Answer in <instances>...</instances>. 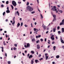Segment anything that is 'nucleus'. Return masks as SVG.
<instances>
[{"instance_id":"f257e3e1","label":"nucleus","mask_w":64,"mask_h":64,"mask_svg":"<svg viewBox=\"0 0 64 64\" xmlns=\"http://www.w3.org/2000/svg\"><path fill=\"white\" fill-rule=\"evenodd\" d=\"M12 4L14 6H16V2L14 1H13L12 2Z\"/></svg>"},{"instance_id":"f03ea898","label":"nucleus","mask_w":64,"mask_h":64,"mask_svg":"<svg viewBox=\"0 0 64 64\" xmlns=\"http://www.w3.org/2000/svg\"><path fill=\"white\" fill-rule=\"evenodd\" d=\"M31 8V6H28L26 7V10L29 11Z\"/></svg>"},{"instance_id":"7ed1b4c3","label":"nucleus","mask_w":64,"mask_h":64,"mask_svg":"<svg viewBox=\"0 0 64 64\" xmlns=\"http://www.w3.org/2000/svg\"><path fill=\"white\" fill-rule=\"evenodd\" d=\"M40 45L39 44H38L36 46V47L37 49H39L40 48Z\"/></svg>"},{"instance_id":"20e7f679","label":"nucleus","mask_w":64,"mask_h":64,"mask_svg":"<svg viewBox=\"0 0 64 64\" xmlns=\"http://www.w3.org/2000/svg\"><path fill=\"white\" fill-rule=\"evenodd\" d=\"M52 10H53L54 11H56L57 10V9L54 8H53L52 9Z\"/></svg>"},{"instance_id":"39448f33","label":"nucleus","mask_w":64,"mask_h":64,"mask_svg":"<svg viewBox=\"0 0 64 64\" xmlns=\"http://www.w3.org/2000/svg\"><path fill=\"white\" fill-rule=\"evenodd\" d=\"M33 10V8H30L29 10H28L30 12H32V11Z\"/></svg>"},{"instance_id":"423d86ee","label":"nucleus","mask_w":64,"mask_h":64,"mask_svg":"<svg viewBox=\"0 0 64 64\" xmlns=\"http://www.w3.org/2000/svg\"><path fill=\"white\" fill-rule=\"evenodd\" d=\"M34 60V59H33L32 60H31V64H33L34 63V61H33Z\"/></svg>"},{"instance_id":"0eeeda50","label":"nucleus","mask_w":64,"mask_h":64,"mask_svg":"<svg viewBox=\"0 0 64 64\" xmlns=\"http://www.w3.org/2000/svg\"><path fill=\"white\" fill-rule=\"evenodd\" d=\"M64 28H62V33H64Z\"/></svg>"},{"instance_id":"6e6552de","label":"nucleus","mask_w":64,"mask_h":64,"mask_svg":"<svg viewBox=\"0 0 64 64\" xmlns=\"http://www.w3.org/2000/svg\"><path fill=\"white\" fill-rule=\"evenodd\" d=\"M30 44L29 43H27V47H30Z\"/></svg>"},{"instance_id":"1a4fd4ad","label":"nucleus","mask_w":64,"mask_h":64,"mask_svg":"<svg viewBox=\"0 0 64 64\" xmlns=\"http://www.w3.org/2000/svg\"><path fill=\"white\" fill-rule=\"evenodd\" d=\"M20 25V23H19V22L17 24V27H19Z\"/></svg>"},{"instance_id":"9d476101","label":"nucleus","mask_w":64,"mask_h":64,"mask_svg":"<svg viewBox=\"0 0 64 64\" xmlns=\"http://www.w3.org/2000/svg\"><path fill=\"white\" fill-rule=\"evenodd\" d=\"M50 38L52 40H54V37L53 38V37L51 36Z\"/></svg>"},{"instance_id":"9b49d317","label":"nucleus","mask_w":64,"mask_h":64,"mask_svg":"<svg viewBox=\"0 0 64 64\" xmlns=\"http://www.w3.org/2000/svg\"><path fill=\"white\" fill-rule=\"evenodd\" d=\"M32 57H33V56H32V55H30V56L29 57V58H32Z\"/></svg>"},{"instance_id":"f8f14e48","label":"nucleus","mask_w":64,"mask_h":64,"mask_svg":"<svg viewBox=\"0 0 64 64\" xmlns=\"http://www.w3.org/2000/svg\"><path fill=\"white\" fill-rule=\"evenodd\" d=\"M10 10H7L6 11V12L7 13H10Z\"/></svg>"},{"instance_id":"ddd939ff","label":"nucleus","mask_w":64,"mask_h":64,"mask_svg":"<svg viewBox=\"0 0 64 64\" xmlns=\"http://www.w3.org/2000/svg\"><path fill=\"white\" fill-rule=\"evenodd\" d=\"M55 20H56V18H54L53 20L52 21V22H54Z\"/></svg>"},{"instance_id":"4468645a","label":"nucleus","mask_w":64,"mask_h":64,"mask_svg":"<svg viewBox=\"0 0 64 64\" xmlns=\"http://www.w3.org/2000/svg\"><path fill=\"white\" fill-rule=\"evenodd\" d=\"M60 57V56L59 55H57L56 56V58H59Z\"/></svg>"},{"instance_id":"2eb2a0df","label":"nucleus","mask_w":64,"mask_h":64,"mask_svg":"<svg viewBox=\"0 0 64 64\" xmlns=\"http://www.w3.org/2000/svg\"><path fill=\"white\" fill-rule=\"evenodd\" d=\"M32 42H34V41H35V38H33L32 39Z\"/></svg>"},{"instance_id":"dca6fc26","label":"nucleus","mask_w":64,"mask_h":64,"mask_svg":"<svg viewBox=\"0 0 64 64\" xmlns=\"http://www.w3.org/2000/svg\"><path fill=\"white\" fill-rule=\"evenodd\" d=\"M48 56H46V60H47L48 58Z\"/></svg>"},{"instance_id":"f3484780","label":"nucleus","mask_w":64,"mask_h":64,"mask_svg":"<svg viewBox=\"0 0 64 64\" xmlns=\"http://www.w3.org/2000/svg\"><path fill=\"white\" fill-rule=\"evenodd\" d=\"M38 60H35V62H36V63H37V62H38Z\"/></svg>"},{"instance_id":"a211bd4d","label":"nucleus","mask_w":64,"mask_h":64,"mask_svg":"<svg viewBox=\"0 0 64 64\" xmlns=\"http://www.w3.org/2000/svg\"><path fill=\"white\" fill-rule=\"evenodd\" d=\"M64 24V23H63V22H61L60 24V25H63Z\"/></svg>"},{"instance_id":"6ab92c4d","label":"nucleus","mask_w":64,"mask_h":64,"mask_svg":"<svg viewBox=\"0 0 64 64\" xmlns=\"http://www.w3.org/2000/svg\"><path fill=\"white\" fill-rule=\"evenodd\" d=\"M53 48L54 50H55V49H56V46H54Z\"/></svg>"},{"instance_id":"aec40b11","label":"nucleus","mask_w":64,"mask_h":64,"mask_svg":"<svg viewBox=\"0 0 64 64\" xmlns=\"http://www.w3.org/2000/svg\"><path fill=\"white\" fill-rule=\"evenodd\" d=\"M38 42H40V40H38L36 42V43H38Z\"/></svg>"},{"instance_id":"412c9836","label":"nucleus","mask_w":64,"mask_h":64,"mask_svg":"<svg viewBox=\"0 0 64 64\" xmlns=\"http://www.w3.org/2000/svg\"><path fill=\"white\" fill-rule=\"evenodd\" d=\"M11 7L12 8V10H13V9H14V7H13V5H11Z\"/></svg>"},{"instance_id":"4be33fe9","label":"nucleus","mask_w":64,"mask_h":64,"mask_svg":"<svg viewBox=\"0 0 64 64\" xmlns=\"http://www.w3.org/2000/svg\"><path fill=\"white\" fill-rule=\"evenodd\" d=\"M44 30H45L46 29V26H44Z\"/></svg>"},{"instance_id":"5701e85b","label":"nucleus","mask_w":64,"mask_h":64,"mask_svg":"<svg viewBox=\"0 0 64 64\" xmlns=\"http://www.w3.org/2000/svg\"><path fill=\"white\" fill-rule=\"evenodd\" d=\"M8 64H11V62H10V61H8Z\"/></svg>"},{"instance_id":"b1692460","label":"nucleus","mask_w":64,"mask_h":64,"mask_svg":"<svg viewBox=\"0 0 64 64\" xmlns=\"http://www.w3.org/2000/svg\"><path fill=\"white\" fill-rule=\"evenodd\" d=\"M29 2H27L26 4L27 6H28V5H29Z\"/></svg>"},{"instance_id":"393cba45","label":"nucleus","mask_w":64,"mask_h":64,"mask_svg":"<svg viewBox=\"0 0 64 64\" xmlns=\"http://www.w3.org/2000/svg\"><path fill=\"white\" fill-rule=\"evenodd\" d=\"M60 41H61V43H63V44L64 43V40H62Z\"/></svg>"},{"instance_id":"a878e982","label":"nucleus","mask_w":64,"mask_h":64,"mask_svg":"<svg viewBox=\"0 0 64 64\" xmlns=\"http://www.w3.org/2000/svg\"><path fill=\"white\" fill-rule=\"evenodd\" d=\"M31 53H32V54H34V52L32 50V51H31Z\"/></svg>"},{"instance_id":"bb28decb","label":"nucleus","mask_w":64,"mask_h":64,"mask_svg":"<svg viewBox=\"0 0 64 64\" xmlns=\"http://www.w3.org/2000/svg\"><path fill=\"white\" fill-rule=\"evenodd\" d=\"M58 33L59 35H60V34L61 33V32L60 31H58Z\"/></svg>"},{"instance_id":"cd10ccee","label":"nucleus","mask_w":64,"mask_h":64,"mask_svg":"<svg viewBox=\"0 0 64 64\" xmlns=\"http://www.w3.org/2000/svg\"><path fill=\"white\" fill-rule=\"evenodd\" d=\"M3 16H4L5 15V12H4L2 14Z\"/></svg>"},{"instance_id":"c85d7f7f","label":"nucleus","mask_w":64,"mask_h":64,"mask_svg":"<svg viewBox=\"0 0 64 64\" xmlns=\"http://www.w3.org/2000/svg\"><path fill=\"white\" fill-rule=\"evenodd\" d=\"M16 13L18 14V16H19V12H18V11H17Z\"/></svg>"},{"instance_id":"c756f323","label":"nucleus","mask_w":64,"mask_h":64,"mask_svg":"<svg viewBox=\"0 0 64 64\" xmlns=\"http://www.w3.org/2000/svg\"><path fill=\"white\" fill-rule=\"evenodd\" d=\"M55 31H56V29L54 28L53 30V32H55Z\"/></svg>"},{"instance_id":"7c9ffc66","label":"nucleus","mask_w":64,"mask_h":64,"mask_svg":"<svg viewBox=\"0 0 64 64\" xmlns=\"http://www.w3.org/2000/svg\"><path fill=\"white\" fill-rule=\"evenodd\" d=\"M40 16L42 18H43V16H42V14H40Z\"/></svg>"},{"instance_id":"2f4dec72","label":"nucleus","mask_w":64,"mask_h":64,"mask_svg":"<svg viewBox=\"0 0 64 64\" xmlns=\"http://www.w3.org/2000/svg\"><path fill=\"white\" fill-rule=\"evenodd\" d=\"M35 13V11H33L31 12V14H34V13Z\"/></svg>"},{"instance_id":"473e14b6","label":"nucleus","mask_w":64,"mask_h":64,"mask_svg":"<svg viewBox=\"0 0 64 64\" xmlns=\"http://www.w3.org/2000/svg\"><path fill=\"white\" fill-rule=\"evenodd\" d=\"M4 45H6V44L5 43V41L4 42Z\"/></svg>"},{"instance_id":"72a5a7b5","label":"nucleus","mask_w":64,"mask_h":64,"mask_svg":"<svg viewBox=\"0 0 64 64\" xmlns=\"http://www.w3.org/2000/svg\"><path fill=\"white\" fill-rule=\"evenodd\" d=\"M9 3V1H7L6 2V4H8V3Z\"/></svg>"},{"instance_id":"f704fd0d","label":"nucleus","mask_w":64,"mask_h":64,"mask_svg":"<svg viewBox=\"0 0 64 64\" xmlns=\"http://www.w3.org/2000/svg\"><path fill=\"white\" fill-rule=\"evenodd\" d=\"M53 17H54V18H55V17H56V15H53Z\"/></svg>"},{"instance_id":"c9c22d12","label":"nucleus","mask_w":64,"mask_h":64,"mask_svg":"<svg viewBox=\"0 0 64 64\" xmlns=\"http://www.w3.org/2000/svg\"><path fill=\"white\" fill-rule=\"evenodd\" d=\"M23 22H22L21 23V25H20V26H23Z\"/></svg>"},{"instance_id":"e433bc0d","label":"nucleus","mask_w":64,"mask_h":64,"mask_svg":"<svg viewBox=\"0 0 64 64\" xmlns=\"http://www.w3.org/2000/svg\"><path fill=\"white\" fill-rule=\"evenodd\" d=\"M14 45L15 47H17V44H14Z\"/></svg>"},{"instance_id":"4c0bfd02","label":"nucleus","mask_w":64,"mask_h":64,"mask_svg":"<svg viewBox=\"0 0 64 64\" xmlns=\"http://www.w3.org/2000/svg\"><path fill=\"white\" fill-rule=\"evenodd\" d=\"M60 41H62V40H62V37L60 36Z\"/></svg>"},{"instance_id":"58836bf2","label":"nucleus","mask_w":64,"mask_h":64,"mask_svg":"<svg viewBox=\"0 0 64 64\" xmlns=\"http://www.w3.org/2000/svg\"><path fill=\"white\" fill-rule=\"evenodd\" d=\"M40 40L41 42H42V41H43V39L42 38H41L40 39Z\"/></svg>"},{"instance_id":"ea45409f","label":"nucleus","mask_w":64,"mask_h":64,"mask_svg":"<svg viewBox=\"0 0 64 64\" xmlns=\"http://www.w3.org/2000/svg\"><path fill=\"white\" fill-rule=\"evenodd\" d=\"M34 31H36V29L35 28H34Z\"/></svg>"},{"instance_id":"a19ab883","label":"nucleus","mask_w":64,"mask_h":64,"mask_svg":"<svg viewBox=\"0 0 64 64\" xmlns=\"http://www.w3.org/2000/svg\"><path fill=\"white\" fill-rule=\"evenodd\" d=\"M15 21H14L12 23V24H15Z\"/></svg>"},{"instance_id":"79ce46f5","label":"nucleus","mask_w":64,"mask_h":64,"mask_svg":"<svg viewBox=\"0 0 64 64\" xmlns=\"http://www.w3.org/2000/svg\"><path fill=\"white\" fill-rule=\"evenodd\" d=\"M62 23H64V19H63L62 21Z\"/></svg>"},{"instance_id":"37998d69","label":"nucleus","mask_w":64,"mask_h":64,"mask_svg":"<svg viewBox=\"0 0 64 64\" xmlns=\"http://www.w3.org/2000/svg\"><path fill=\"white\" fill-rule=\"evenodd\" d=\"M24 26H25L26 27H28V26L26 25V24H25Z\"/></svg>"},{"instance_id":"c03bdc74","label":"nucleus","mask_w":64,"mask_h":64,"mask_svg":"<svg viewBox=\"0 0 64 64\" xmlns=\"http://www.w3.org/2000/svg\"><path fill=\"white\" fill-rule=\"evenodd\" d=\"M41 54H40L39 55H38L39 57H41Z\"/></svg>"},{"instance_id":"a18cd8bd","label":"nucleus","mask_w":64,"mask_h":64,"mask_svg":"<svg viewBox=\"0 0 64 64\" xmlns=\"http://www.w3.org/2000/svg\"><path fill=\"white\" fill-rule=\"evenodd\" d=\"M45 55V56H47V55H48V54H47V53H46Z\"/></svg>"},{"instance_id":"49530a36","label":"nucleus","mask_w":64,"mask_h":64,"mask_svg":"<svg viewBox=\"0 0 64 64\" xmlns=\"http://www.w3.org/2000/svg\"><path fill=\"white\" fill-rule=\"evenodd\" d=\"M60 29V27L59 26H58L57 29Z\"/></svg>"},{"instance_id":"de8ad7c7","label":"nucleus","mask_w":64,"mask_h":64,"mask_svg":"<svg viewBox=\"0 0 64 64\" xmlns=\"http://www.w3.org/2000/svg\"><path fill=\"white\" fill-rule=\"evenodd\" d=\"M54 9H56V7L55 6H54Z\"/></svg>"},{"instance_id":"09e8293b","label":"nucleus","mask_w":64,"mask_h":64,"mask_svg":"<svg viewBox=\"0 0 64 64\" xmlns=\"http://www.w3.org/2000/svg\"><path fill=\"white\" fill-rule=\"evenodd\" d=\"M40 37H41V35H39L38 36V38H40Z\"/></svg>"},{"instance_id":"8fccbe9b","label":"nucleus","mask_w":64,"mask_h":64,"mask_svg":"<svg viewBox=\"0 0 64 64\" xmlns=\"http://www.w3.org/2000/svg\"><path fill=\"white\" fill-rule=\"evenodd\" d=\"M60 12L61 13H62V12H63V11L62 10H60Z\"/></svg>"},{"instance_id":"3c124183","label":"nucleus","mask_w":64,"mask_h":64,"mask_svg":"<svg viewBox=\"0 0 64 64\" xmlns=\"http://www.w3.org/2000/svg\"><path fill=\"white\" fill-rule=\"evenodd\" d=\"M37 32H38V30H36V31L34 32V33H36Z\"/></svg>"},{"instance_id":"603ef678","label":"nucleus","mask_w":64,"mask_h":64,"mask_svg":"<svg viewBox=\"0 0 64 64\" xmlns=\"http://www.w3.org/2000/svg\"><path fill=\"white\" fill-rule=\"evenodd\" d=\"M1 6L2 7H4V6L3 4H2L1 5Z\"/></svg>"},{"instance_id":"864d4df0","label":"nucleus","mask_w":64,"mask_h":64,"mask_svg":"<svg viewBox=\"0 0 64 64\" xmlns=\"http://www.w3.org/2000/svg\"><path fill=\"white\" fill-rule=\"evenodd\" d=\"M7 10H9V7H8L7 8Z\"/></svg>"},{"instance_id":"5fc2aeb1","label":"nucleus","mask_w":64,"mask_h":64,"mask_svg":"<svg viewBox=\"0 0 64 64\" xmlns=\"http://www.w3.org/2000/svg\"><path fill=\"white\" fill-rule=\"evenodd\" d=\"M13 50H16V48L15 47L14 48Z\"/></svg>"},{"instance_id":"6e6d98bb","label":"nucleus","mask_w":64,"mask_h":64,"mask_svg":"<svg viewBox=\"0 0 64 64\" xmlns=\"http://www.w3.org/2000/svg\"><path fill=\"white\" fill-rule=\"evenodd\" d=\"M31 27H32V28L33 27V26H32V23H31Z\"/></svg>"},{"instance_id":"4d7b16f0","label":"nucleus","mask_w":64,"mask_h":64,"mask_svg":"<svg viewBox=\"0 0 64 64\" xmlns=\"http://www.w3.org/2000/svg\"><path fill=\"white\" fill-rule=\"evenodd\" d=\"M55 43V42H52V44H54Z\"/></svg>"},{"instance_id":"13d9d810","label":"nucleus","mask_w":64,"mask_h":64,"mask_svg":"<svg viewBox=\"0 0 64 64\" xmlns=\"http://www.w3.org/2000/svg\"><path fill=\"white\" fill-rule=\"evenodd\" d=\"M24 47H25V48H27V46H26V45H25L24 46Z\"/></svg>"},{"instance_id":"bf43d9fd","label":"nucleus","mask_w":64,"mask_h":64,"mask_svg":"<svg viewBox=\"0 0 64 64\" xmlns=\"http://www.w3.org/2000/svg\"><path fill=\"white\" fill-rule=\"evenodd\" d=\"M41 60H43V58H40V59L39 60L40 61H41Z\"/></svg>"},{"instance_id":"052dcab7","label":"nucleus","mask_w":64,"mask_h":64,"mask_svg":"<svg viewBox=\"0 0 64 64\" xmlns=\"http://www.w3.org/2000/svg\"><path fill=\"white\" fill-rule=\"evenodd\" d=\"M29 55H30V54H28V57H29Z\"/></svg>"},{"instance_id":"680f3d73","label":"nucleus","mask_w":64,"mask_h":64,"mask_svg":"<svg viewBox=\"0 0 64 64\" xmlns=\"http://www.w3.org/2000/svg\"><path fill=\"white\" fill-rule=\"evenodd\" d=\"M62 48H63V49H64V46H62Z\"/></svg>"},{"instance_id":"e2e57ef3","label":"nucleus","mask_w":64,"mask_h":64,"mask_svg":"<svg viewBox=\"0 0 64 64\" xmlns=\"http://www.w3.org/2000/svg\"><path fill=\"white\" fill-rule=\"evenodd\" d=\"M22 54L23 56H25V54L24 53H22Z\"/></svg>"},{"instance_id":"0e129e2a","label":"nucleus","mask_w":64,"mask_h":64,"mask_svg":"<svg viewBox=\"0 0 64 64\" xmlns=\"http://www.w3.org/2000/svg\"><path fill=\"white\" fill-rule=\"evenodd\" d=\"M46 38H45L44 39V41H45L46 42Z\"/></svg>"},{"instance_id":"69168bd1","label":"nucleus","mask_w":64,"mask_h":64,"mask_svg":"<svg viewBox=\"0 0 64 64\" xmlns=\"http://www.w3.org/2000/svg\"><path fill=\"white\" fill-rule=\"evenodd\" d=\"M0 40H2V37H1L0 38Z\"/></svg>"},{"instance_id":"338daca9","label":"nucleus","mask_w":64,"mask_h":64,"mask_svg":"<svg viewBox=\"0 0 64 64\" xmlns=\"http://www.w3.org/2000/svg\"><path fill=\"white\" fill-rule=\"evenodd\" d=\"M5 56L6 57H7V54L6 53L5 54Z\"/></svg>"},{"instance_id":"774afa93","label":"nucleus","mask_w":64,"mask_h":64,"mask_svg":"<svg viewBox=\"0 0 64 64\" xmlns=\"http://www.w3.org/2000/svg\"><path fill=\"white\" fill-rule=\"evenodd\" d=\"M52 63L53 64H55V62H52Z\"/></svg>"}]
</instances>
